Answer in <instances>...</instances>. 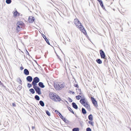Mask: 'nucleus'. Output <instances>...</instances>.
I'll list each match as a JSON object with an SVG mask.
<instances>
[{"instance_id":"11","label":"nucleus","mask_w":131,"mask_h":131,"mask_svg":"<svg viewBox=\"0 0 131 131\" xmlns=\"http://www.w3.org/2000/svg\"><path fill=\"white\" fill-rule=\"evenodd\" d=\"M80 102L81 104L83 105L84 104L87 102H86L85 98H83L81 99L80 100Z\"/></svg>"},{"instance_id":"8","label":"nucleus","mask_w":131,"mask_h":131,"mask_svg":"<svg viewBox=\"0 0 131 131\" xmlns=\"http://www.w3.org/2000/svg\"><path fill=\"white\" fill-rule=\"evenodd\" d=\"M100 52L101 58L105 59L106 55L104 52L102 50H100Z\"/></svg>"},{"instance_id":"13","label":"nucleus","mask_w":131,"mask_h":131,"mask_svg":"<svg viewBox=\"0 0 131 131\" xmlns=\"http://www.w3.org/2000/svg\"><path fill=\"white\" fill-rule=\"evenodd\" d=\"M13 14L14 16L15 17H16L17 16H19L20 14L18 12L17 10H16L15 12H14L13 13Z\"/></svg>"},{"instance_id":"43","label":"nucleus","mask_w":131,"mask_h":131,"mask_svg":"<svg viewBox=\"0 0 131 131\" xmlns=\"http://www.w3.org/2000/svg\"><path fill=\"white\" fill-rule=\"evenodd\" d=\"M20 81L21 83L22 82V81H21V80L20 79Z\"/></svg>"},{"instance_id":"35","label":"nucleus","mask_w":131,"mask_h":131,"mask_svg":"<svg viewBox=\"0 0 131 131\" xmlns=\"http://www.w3.org/2000/svg\"><path fill=\"white\" fill-rule=\"evenodd\" d=\"M74 86L75 87H77V88H78L79 87L78 85L77 84H74Z\"/></svg>"},{"instance_id":"21","label":"nucleus","mask_w":131,"mask_h":131,"mask_svg":"<svg viewBox=\"0 0 131 131\" xmlns=\"http://www.w3.org/2000/svg\"><path fill=\"white\" fill-rule=\"evenodd\" d=\"M82 113L83 114H85L86 113V111L84 108H82Z\"/></svg>"},{"instance_id":"5","label":"nucleus","mask_w":131,"mask_h":131,"mask_svg":"<svg viewBox=\"0 0 131 131\" xmlns=\"http://www.w3.org/2000/svg\"><path fill=\"white\" fill-rule=\"evenodd\" d=\"M39 81V79L37 77L33 79V81L32 82V85L33 86L37 85V83Z\"/></svg>"},{"instance_id":"28","label":"nucleus","mask_w":131,"mask_h":131,"mask_svg":"<svg viewBox=\"0 0 131 131\" xmlns=\"http://www.w3.org/2000/svg\"><path fill=\"white\" fill-rule=\"evenodd\" d=\"M92 121H89L88 122L89 123L90 125H91L93 126V122Z\"/></svg>"},{"instance_id":"2","label":"nucleus","mask_w":131,"mask_h":131,"mask_svg":"<svg viewBox=\"0 0 131 131\" xmlns=\"http://www.w3.org/2000/svg\"><path fill=\"white\" fill-rule=\"evenodd\" d=\"M65 86V83L63 82H57L54 83V87L56 90H60L64 88Z\"/></svg>"},{"instance_id":"31","label":"nucleus","mask_w":131,"mask_h":131,"mask_svg":"<svg viewBox=\"0 0 131 131\" xmlns=\"http://www.w3.org/2000/svg\"><path fill=\"white\" fill-rule=\"evenodd\" d=\"M76 97L77 99L78 100H79L80 99L81 97V96L80 95H78L76 96Z\"/></svg>"},{"instance_id":"12","label":"nucleus","mask_w":131,"mask_h":131,"mask_svg":"<svg viewBox=\"0 0 131 131\" xmlns=\"http://www.w3.org/2000/svg\"><path fill=\"white\" fill-rule=\"evenodd\" d=\"M34 19L33 17L32 16L29 17L28 21L29 23H32L34 21Z\"/></svg>"},{"instance_id":"44","label":"nucleus","mask_w":131,"mask_h":131,"mask_svg":"<svg viewBox=\"0 0 131 131\" xmlns=\"http://www.w3.org/2000/svg\"><path fill=\"white\" fill-rule=\"evenodd\" d=\"M34 128V127H32V128Z\"/></svg>"},{"instance_id":"29","label":"nucleus","mask_w":131,"mask_h":131,"mask_svg":"<svg viewBox=\"0 0 131 131\" xmlns=\"http://www.w3.org/2000/svg\"><path fill=\"white\" fill-rule=\"evenodd\" d=\"M11 0H6V2L8 4H9L11 2Z\"/></svg>"},{"instance_id":"38","label":"nucleus","mask_w":131,"mask_h":131,"mask_svg":"<svg viewBox=\"0 0 131 131\" xmlns=\"http://www.w3.org/2000/svg\"><path fill=\"white\" fill-rule=\"evenodd\" d=\"M0 85H1L2 86H3L4 85L3 83H2L0 81Z\"/></svg>"},{"instance_id":"10","label":"nucleus","mask_w":131,"mask_h":131,"mask_svg":"<svg viewBox=\"0 0 131 131\" xmlns=\"http://www.w3.org/2000/svg\"><path fill=\"white\" fill-rule=\"evenodd\" d=\"M87 109L90 111L91 110L90 107L88 102H86L83 105Z\"/></svg>"},{"instance_id":"18","label":"nucleus","mask_w":131,"mask_h":131,"mask_svg":"<svg viewBox=\"0 0 131 131\" xmlns=\"http://www.w3.org/2000/svg\"><path fill=\"white\" fill-rule=\"evenodd\" d=\"M39 85L41 88H44L45 87L44 85L43 84V83L41 82H40L38 84Z\"/></svg>"},{"instance_id":"16","label":"nucleus","mask_w":131,"mask_h":131,"mask_svg":"<svg viewBox=\"0 0 131 131\" xmlns=\"http://www.w3.org/2000/svg\"><path fill=\"white\" fill-rule=\"evenodd\" d=\"M24 73L26 75H28L29 74V72L28 70L26 69L24 70Z\"/></svg>"},{"instance_id":"7","label":"nucleus","mask_w":131,"mask_h":131,"mask_svg":"<svg viewBox=\"0 0 131 131\" xmlns=\"http://www.w3.org/2000/svg\"><path fill=\"white\" fill-rule=\"evenodd\" d=\"M91 98L92 103L94 106L95 107H97L98 106L97 101L95 100V99L92 97H91Z\"/></svg>"},{"instance_id":"9","label":"nucleus","mask_w":131,"mask_h":131,"mask_svg":"<svg viewBox=\"0 0 131 131\" xmlns=\"http://www.w3.org/2000/svg\"><path fill=\"white\" fill-rule=\"evenodd\" d=\"M87 109L90 111L91 110L90 107L88 102H86L83 105Z\"/></svg>"},{"instance_id":"26","label":"nucleus","mask_w":131,"mask_h":131,"mask_svg":"<svg viewBox=\"0 0 131 131\" xmlns=\"http://www.w3.org/2000/svg\"><path fill=\"white\" fill-rule=\"evenodd\" d=\"M68 108L69 110V111L71 112V113H72L73 114L74 113L73 112V111H72V109L70 107H68Z\"/></svg>"},{"instance_id":"4","label":"nucleus","mask_w":131,"mask_h":131,"mask_svg":"<svg viewBox=\"0 0 131 131\" xmlns=\"http://www.w3.org/2000/svg\"><path fill=\"white\" fill-rule=\"evenodd\" d=\"M16 25L17 26L16 27V30L17 32H18L24 26V24L22 21H19L17 22Z\"/></svg>"},{"instance_id":"41","label":"nucleus","mask_w":131,"mask_h":131,"mask_svg":"<svg viewBox=\"0 0 131 131\" xmlns=\"http://www.w3.org/2000/svg\"><path fill=\"white\" fill-rule=\"evenodd\" d=\"M58 57L59 58V59L61 61H62V60H61V59L59 57Z\"/></svg>"},{"instance_id":"17","label":"nucleus","mask_w":131,"mask_h":131,"mask_svg":"<svg viewBox=\"0 0 131 131\" xmlns=\"http://www.w3.org/2000/svg\"><path fill=\"white\" fill-rule=\"evenodd\" d=\"M72 106L73 108L75 109H77L78 107L77 105L74 103H72Z\"/></svg>"},{"instance_id":"36","label":"nucleus","mask_w":131,"mask_h":131,"mask_svg":"<svg viewBox=\"0 0 131 131\" xmlns=\"http://www.w3.org/2000/svg\"><path fill=\"white\" fill-rule=\"evenodd\" d=\"M13 106L14 107H15L16 106V105L14 103H13L12 104Z\"/></svg>"},{"instance_id":"23","label":"nucleus","mask_w":131,"mask_h":131,"mask_svg":"<svg viewBox=\"0 0 131 131\" xmlns=\"http://www.w3.org/2000/svg\"><path fill=\"white\" fill-rule=\"evenodd\" d=\"M39 103L40 105L42 106H44V104L43 102L42 101H39Z\"/></svg>"},{"instance_id":"20","label":"nucleus","mask_w":131,"mask_h":131,"mask_svg":"<svg viewBox=\"0 0 131 131\" xmlns=\"http://www.w3.org/2000/svg\"><path fill=\"white\" fill-rule=\"evenodd\" d=\"M89 119L91 121H92L93 120V117L92 114H90L88 116Z\"/></svg>"},{"instance_id":"6","label":"nucleus","mask_w":131,"mask_h":131,"mask_svg":"<svg viewBox=\"0 0 131 131\" xmlns=\"http://www.w3.org/2000/svg\"><path fill=\"white\" fill-rule=\"evenodd\" d=\"M33 88L35 89L36 92L39 94L40 95L41 94L40 89L37 86V85L33 86Z\"/></svg>"},{"instance_id":"32","label":"nucleus","mask_w":131,"mask_h":131,"mask_svg":"<svg viewBox=\"0 0 131 131\" xmlns=\"http://www.w3.org/2000/svg\"><path fill=\"white\" fill-rule=\"evenodd\" d=\"M46 113L48 116H50V114L48 111H46Z\"/></svg>"},{"instance_id":"40","label":"nucleus","mask_w":131,"mask_h":131,"mask_svg":"<svg viewBox=\"0 0 131 131\" xmlns=\"http://www.w3.org/2000/svg\"><path fill=\"white\" fill-rule=\"evenodd\" d=\"M20 69L21 70H22L24 68L23 67H21L20 68Z\"/></svg>"},{"instance_id":"1","label":"nucleus","mask_w":131,"mask_h":131,"mask_svg":"<svg viewBox=\"0 0 131 131\" xmlns=\"http://www.w3.org/2000/svg\"><path fill=\"white\" fill-rule=\"evenodd\" d=\"M74 23L77 28L82 32L84 35L86 34V32L82 24L81 23L80 21L77 18H75L74 19Z\"/></svg>"},{"instance_id":"27","label":"nucleus","mask_w":131,"mask_h":131,"mask_svg":"<svg viewBox=\"0 0 131 131\" xmlns=\"http://www.w3.org/2000/svg\"><path fill=\"white\" fill-rule=\"evenodd\" d=\"M79 129L78 128H74L73 129V131H79Z\"/></svg>"},{"instance_id":"3","label":"nucleus","mask_w":131,"mask_h":131,"mask_svg":"<svg viewBox=\"0 0 131 131\" xmlns=\"http://www.w3.org/2000/svg\"><path fill=\"white\" fill-rule=\"evenodd\" d=\"M49 97L52 100L56 101H60L61 99L59 96L55 93H50L49 94Z\"/></svg>"},{"instance_id":"25","label":"nucleus","mask_w":131,"mask_h":131,"mask_svg":"<svg viewBox=\"0 0 131 131\" xmlns=\"http://www.w3.org/2000/svg\"><path fill=\"white\" fill-rule=\"evenodd\" d=\"M35 98L36 100H40L39 97L37 95H36L35 97Z\"/></svg>"},{"instance_id":"39","label":"nucleus","mask_w":131,"mask_h":131,"mask_svg":"<svg viewBox=\"0 0 131 131\" xmlns=\"http://www.w3.org/2000/svg\"><path fill=\"white\" fill-rule=\"evenodd\" d=\"M55 112L57 114L58 113V114H59V112L57 111L56 110L55 111Z\"/></svg>"},{"instance_id":"15","label":"nucleus","mask_w":131,"mask_h":131,"mask_svg":"<svg viewBox=\"0 0 131 131\" xmlns=\"http://www.w3.org/2000/svg\"><path fill=\"white\" fill-rule=\"evenodd\" d=\"M58 115L60 116V117L64 121H66V118L64 117L62 115L60 114V113H59V114H58Z\"/></svg>"},{"instance_id":"24","label":"nucleus","mask_w":131,"mask_h":131,"mask_svg":"<svg viewBox=\"0 0 131 131\" xmlns=\"http://www.w3.org/2000/svg\"><path fill=\"white\" fill-rule=\"evenodd\" d=\"M96 61L99 64H101L102 63V61L100 59H97Z\"/></svg>"},{"instance_id":"34","label":"nucleus","mask_w":131,"mask_h":131,"mask_svg":"<svg viewBox=\"0 0 131 131\" xmlns=\"http://www.w3.org/2000/svg\"><path fill=\"white\" fill-rule=\"evenodd\" d=\"M31 86L32 85L31 84L29 83L28 84L27 86L29 88H30V87H31Z\"/></svg>"},{"instance_id":"22","label":"nucleus","mask_w":131,"mask_h":131,"mask_svg":"<svg viewBox=\"0 0 131 131\" xmlns=\"http://www.w3.org/2000/svg\"><path fill=\"white\" fill-rule=\"evenodd\" d=\"M29 90L30 92L32 94H34L35 92L34 90L32 88L30 89Z\"/></svg>"},{"instance_id":"33","label":"nucleus","mask_w":131,"mask_h":131,"mask_svg":"<svg viewBox=\"0 0 131 131\" xmlns=\"http://www.w3.org/2000/svg\"><path fill=\"white\" fill-rule=\"evenodd\" d=\"M86 131H91V129L89 127L87 128L86 129Z\"/></svg>"},{"instance_id":"42","label":"nucleus","mask_w":131,"mask_h":131,"mask_svg":"<svg viewBox=\"0 0 131 131\" xmlns=\"http://www.w3.org/2000/svg\"><path fill=\"white\" fill-rule=\"evenodd\" d=\"M45 36L44 35H43V38L45 39Z\"/></svg>"},{"instance_id":"14","label":"nucleus","mask_w":131,"mask_h":131,"mask_svg":"<svg viewBox=\"0 0 131 131\" xmlns=\"http://www.w3.org/2000/svg\"><path fill=\"white\" fill-rule=\"evenodd\" d=\"M27 80L29 81L30 82L32 80V77L30 76H28L27 77Z\"/></svg>"},{"instance_id":"37","label":"nucleus","mask_w":131,"mask_h":131,"mask_svg":"<svg viewBox=\"0 0 131 131\" xmlns=\"http://www.w3.org/2000/svg\"><path fill=\"white\" fill-rule=\"evenodd\" d=\"M69 93H72V94H74V92H72L71 91H70L69 92Z\"/></svg>"},{"instance_id":"30","label":"nucleus","mask_w":131,"mask_h":131,"mask_svg":"<svg viewBox=\"0 0 131 131\" xmlns=\"http://www.w3.org/2000/svg\"><path fill=\"white\" fill-rule=\"evenodd\" d=\"M45 40L46 41L47 43L49 45H50L49 42L48 41V39H47L46 36H45Z\"/></svg>"},{"instance_id":"19","label":"nucleus","mask_w":131,"mask_h":131,"mask_svg":"<svg viewBox=\"0 0 131 131\" xmlns=\"http://www.w3.org/2000/svg\"><path fill=\"white\" fill-rule=\"evenodd\" d=\"M101 6L102 7H103V5L101 0H97Z\"/></svg>"}]
</instances>
